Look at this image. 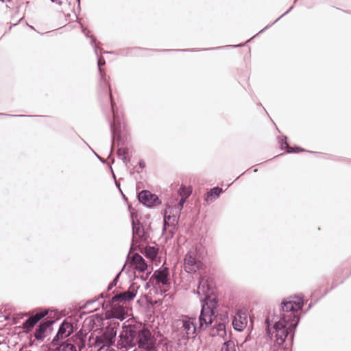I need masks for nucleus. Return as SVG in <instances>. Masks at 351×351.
I'll return each mask as SVG.
<instances>
[{
	"label": "nucleus",
	"instance_id": "obj_1",
	"mask_svg": "<svg viewBox=\"0 0 351 351\" xmlns=\"http://www.w3.org/2000/svg\"><path fill=\"white\" fill-rule=\"evenodd\" d=\"M303 300L301 298L294 296L284 300L282 302V308L278 314L269 315L266 322L267 330L271 338H274L276 343L281 346L285 343L284 349H288L287 346L291 344L292 331L299 323L297 312L302 308Z\"/></svg>",
	"mask_w": 351,
	"mask_h": 351
},
{
	"label": "nucleus",
	"instance_id": "obj_2",
	"mask_svg": "<svg viewBox=\"0 0 351 351\" xmlns=\"http://www.w3.org/2000/svg\"><path fill=\"white\" fill-rule=\"evenodd\" d=\"M213 285L211 280L202 276L199 282L196 293L199 298L202 304V311L199 317L200 330L206 329L212 322L214 318L213 309L216 306L215 298H212Z\"/></svg>",
	"mask_w": 351,
	"mask_h": 351
},
{
	"label": "nucleus",
	"instance_id": "obj_3",
	"mask_svg": "<svg viewBox=\"0 0 351 351\" xmlns=\"http://www.w3.org/2000/svg\"><path fill=\"white\" fill-rule=\"evenodd\" d=\"M139 327L136 325L124 324L119 335L118 342L121 348H133L137 345L138 334Z\"/></svg>",
	"mask_w": 351,
	"mask_h": 351
},
{
	"label": "nucleus",
	"instance_id": "obj_4",
	"mask_svg": "<svg viewBox=\"0 0 351 351\" xmlns=\"http://www.w3.org/2000/svg\"><path fill=\"white\" fill-rule=\"evenodd\" d=\"M173 326L182 337H194L197 330L195 319L188 316H182L176 319Z\"/></svg>",
	"mask_w": 351,
	"mask_h": 351
},
{
	"label": "nucleus",
	"instance_id": "obj_5",
	"mask_svg": "<svg viewBox=\"0 0 351 351\" xmlns=\"http://www.w3.org/2000/svg\"><path fill=\"white\" fill-rule=\"evenodd\" d=\"M203 267V263L197 249H191L185 255L184 268L187 273L194 274Z\"/></svg>",
	"mask_w": 351,
	"mask_h": 351
},
{
	"label": "nucleus",
	"instance_id": "obj_6",
	"mask_svg": "<svg viewBox=\"0 0 351 351\" xmlns=\"http://www.w3.org/2000/svg\"><path fill=\"white\" fill-rule=\"evenodd\" d=\"M117 331L114 328H108L106 331L100 337L95 339V344L99 346L97 351H116L110 346L115 341Z\"/></svg>",
	"mask_w": 351,
	"mask_h": 351
},
{
	"label": "nucleus",
	"instance_id": "obj_7",
	"mask_svg": "<svg viewBox=\"0 0 351 351\" xmlns=\"http://www.w3.org/2000/svg\"><path fill=\"white\" fill-rule=\"evenodd\" d=\"M181 210L176 206V199H171L166 206L164 215V230L167 226L176 224L180 217Z\"/></svg>",
	"mask_w": 351,
	"mask_h": 351
},
{
	"label": "nucleus",
	"instance_id": "obj_8",
	"mask_svg": "<svg viewBox=\"0 0 351 351\" xmlns=\"http://www.w3.org/2000/svg\"><path fill=\"white\" fill-rule=\"evenodd\" d=\"M131 217L133 231L132 245L136 247L140 245L141 241H145L147 236L144 228L138 221L137 215L132 213Z\"/></svg>",
	"mask_w": 351,
	"mask_h": 351
},
{
	"label": "nucleus",
	"instance_id": "obj_9",
	"mask_svg": "<svg viewBox=\"0 0 351 351\" xmlns=\"http://www.w3.org/2000/svg\"><path fill=\"white\" fill-rule=\"evenodd\" d=\"M155 340L148 330H141L138 334L137 344L139 348L145 349L147 351L154 350Z\"/></svg>",
	"mask_w": 351,
	"mask_h": 351
},
{
	"label": "nucleus",
	"instance_id": "obj_10",
	"mask_svg": "<svg viewBox=\"0 0 351 351\" xmlns=\"http://www.w3.org/2000/svg\"><path fill=\"white\" fill-rule=\"evenodd\" d=\"M138 200L141 203L147 207H153L161 204L158 197L150 191L143 190L138 193Z\"/></svg>",
	"mask_w": 351,
	"mask_h": 351
},
{
	"label": "nucleus",
	"instance_id": "obj_11",
	"mask_svg": "<svg viewBox=\"0 0 351 351\" xmlns=\"http://www.w3.org/2000/svg\"><path fill=\"white\" fill-rule=\"evenodd\" d=\"M247 324V313L245 311H238L233 319L232 325L235 330L243 331Z\"/></svg>",
	"mask_w": 351,
	"mask_h": 351
},
{
	"label": "nucleus",
	"instance_id": "obj_12",
	"mask_svg": "<svg viewBox=\"0 0 351 351\" xmlns=\"http://www.w3.org/2000/svg\"><path fill=\"white\" fill-rule=\"evenodd\" d=\"M136 291L135 289L130 288L126 291L114 295L112 298V303L120 302L123 304L125 302L133 300V298L136 296Z\"/></svg>",
	"mask_w": 351,
	"mask_h": 351
},
{
	"label": "nucleus",
	"instance_id": "obj_13",
	"mask_svg": "<svg viewBox=\"0 0 351 351\" xmlns=\"http://www.w3.org/2000/svg\"><path fill=\"white\" fill-rule=\"evenodd\" d=\"M47 312H40L36 313L35 315L29 317L25 322L23 323V328L27 331L30 330L34 325L42 318H43Z\"/></svg>",
	"mask_w": 351,
	"mask_h": 351
},
{
	"label": "nucleus",
	"instance_id": "obj_14",
	"mask_svg": "<svg viewBox=\"0 0 351 351\" xmlns=\"http://www.w3.org/2000/svg\"><path fill=\"white\" fill-rule=\"evenodd\" d=\"M131 263L136 270L141 272L145 271L147 268V265L144 258L138 254H134L132 256Z\"/></svg>",
	"mask_w": 351,
	"mask_h": 351
},
{
	"label": "nucleus",
	"instance_id": "obj_15",
	"mask_svg": "<svg viewBox=\"0 0 351 351\" xmlns=\"http://www.w3.org/2000/svg\"><path fill=\"white\" fill-rule=\"evenodd\" d=\"M73 332V326L69 322H63L58 330L56 337L58 339H64L69 336Z\"/></svg>",
	"mask_w": 351,
	"mask_h": 351
},
{
	"label": "nucleus",
	"instance_id": "obj_16",
	"mask_svg": "<svg viewBox=\"0 0 351 351\" xmlns=\"http://www.w3.org/2000/svg\"><path fill=\"white\" fill-rule=\"evenodd\" d=\"M154 277L158 285L160 284L162 285H166L168 284V273L166 269L156 271L154 274Z\"/></svg>",
	"mask_w": 351,
	"mask_h": 351
},
{
	"label": "nucleus",
	"instance_id": "obj_17",
	"mask_svg": "<svg viewBox=\"0 0 351 351\" xmlns=\"http://www.w3.org/2000/svg\"><path fill=\"white\" fill-rule=\"evenodd\" d=\"M112 313L114 317L119 319H123L126 311L122 305H117L116 303H112Z\"/></svg>",
	"mask_w": 351,
	"mask_h": 351
},
{
	"label": "nucleus",
	"instance_id": "obj_18",
	"mask_svg": "<svg viewBox=\"0 0 351 351\" xmlns=\"http://www.w3.org/2000/svg\"><path fill=\"white\" fill-rule=\"evenodd\" d=\"M210 334L212 336H219L223 339L226 335L225 324L222 323L217 324L215 328H212Z\"/></svg>",
	"mask_w": 351,
	"mask_h": 351
},
{
	"label": "nucleus",
	"instance_id": "obj_19",
	"mask_svg": "<svg viewBox=\"0 0 351 351\" xmlns=\"http://www.w3.org/2000/svg\"><path fill=\"white\" fill-rule=\"evenodd\" d=\"M221 192L222 189L221 188H213L209 192H208L207 195L205 197V200L207 202H212L216 199Z\"/></svg>",
	"mask_w": 351,
	"mask_h": 351
},
{
	"label": "nucleus",
	"instance_id": "obj_20",
	"mask_svg": "<svg viewBox=\"0 0 351 351\" xmlns=\"http://www.w3.org/2000/svg\"><path fill=\"white\" fill-rule=\"evenodd\" d=\"M158 254V249L155 247L148 246L145 248V255L150 261H154Z\"/></svg>",
	"mask_w": 351,
	"mask_h": 351
},
{
	"label": "nucleus",
	"instance_id": "obj_21",
	"mask_svg": "<svg viewBox=\"0 0 351 351\" xmlns=\"http://www.w3.org/2000/svg\"><path fill=\"white\" fill-rule=\"evenodd\" d=\"M118 157L125 164L130 161L128 156V149L126 147H121L117 150Z\"/></svg>",
	"mask_w": 351,
	"mask_h": 351
},
{
	"label": "nucleus",
	"instance_id": "obj_22",
	"mask_svg": "<svg viewBox=\"0 0 351 351\" xmlns=\"http://www.w3.org/2000/svg\"><path fill=\"white\" fill-rule=\"evenodd\" d=\"M54 351H77V350L73 343L65 342L56 348Z\"/></svg>",
	"mask_w": 351,
	"mask_h": 351
},
{
	"label": "nucleus",
	"instance_id": "obj_23",
	"mask_svg": "<svg viewBox=\"0 0 351 351\" xmlns=\"http://www.w3.org/2000/svg\"><path fill=\"white\" fill-rule=\"evenodd\" d=\"M48 325L47 324H41L39 326V328L36 329L35 332V337L37 339H41L43 336L45 330H47Z\"/></svg>",
	"mask_w": 351,
	"mask_h": 351
},
{
	"label": "nucleus",
	"instance_id": "obj_24",
	"mask_svg": "<svg viewBox=\"0 0 351 351\" xmlns=\"http://www.w3.org/2000/svg\"><path fill=\"white\" fill-rule=\"evenodd\" d=\"M192 189L191 187L181 186L178 191V194L180 197L184 198H188L191 194Z\"/></svg>",
	"mask_w": 351,
	"mask_h": 351
},
{
	"label": "nucleus",
	"instance_id": "obj_25",
	"mask_svg": "<svg viewBox=\"0 0 351 351\" xmlns=\"http://www.w3.org/2000/svg\"><path fill=\"white\" fill-rule=\"evenodd\" d=\"M221 351H236L234 343L232 341L224 342Z\"/></svg>",
	"mask_w": 351,
	"mask_h": 351
},
{
	"label": "nucleus",
	"instance_id": "obj_26",
	"mask_svg": "<svg viewBox=\"0 0 351 351\" xmlns=\"http://www.w3.org/2000/svg\"><path fill=\"white\" fill-rule=\"evenodd\" d=\"M110 99H111V103H112V109L113 110V114H114V122L112 123H111L110 128H111V131H112V134H114L117 130V128L115 125L116 122H117V115H116L115 112H114V104L112 101V95H110Z\"/></svg>",
	"mask_w": 351,
	"mask_h": 351
},
{
	"label": "nucleus",
	"instance_id": "obj_27",
	"mask_svg": "<svg viewBox=\"0 0 351 351\" xmlns=\"http://www.w3.org/2000/svg\"><path fill=\"white\" fill-rule=\"evenodd\" d=\"M76 343L77 345L78 349L80 351L85 346V343L83 337L80 336H77L75 339Z\"/></svg>",
	"mask_w": 351,
	"mask_h": 351
},
{
	"label": "nucleus",
	"instance_id": "obj_28",
	"mask_svg": "<svg viewBox=\"0 0 351 351\" xmlns=\"http://www.w3.org/2000/svg\"><path fill=\"white\" fill-rule=\"evenodd\" d=\"M186 199L187 198H184L181 197V199L179 200V202L178 203L176 202V206H178V208H180V210H182L184 204L185 203Z\"/></svg>",
	"mask_w": 351,
	"mask_h": 351
},
{
	"label": "nucleus",
	"instance_id": "obj_29",
	"mask_svg": "<svg viewBox=\"0 0 351 351\" xmlns=\"http://www.w3.org/2000/svg\"><path fill=\"white\" fill-rule=\"evenodd\" d=\"M284 148H287L289 153L293 152V148L290 147L286 141L285 143H282V149H284Z\"/></svg>",
	"mask_w": 351,
	"mask_h": 351
},
{
	"label": "nucleus",
	"instance_id": "obj_30",
	"mask_svg": "<svg viewBox=\"0 0 351 351\" xmlns=\"http://www.w3.org/2000/svg\"><path fill=\"white\" fill-rule=\"evenodd\" d=\"M104 64H105V61L104 60H101V58H99L98 60V67H99V71L100 73H101V66L104 65Z\"/></svg>",
	"mask_w": 351,
	"mask_h": 351
},
{
	"label": "nucleus",
	"instance_id": "obj_31",
	"mask_svg": "<svg viewBox=\"0 0 351 351\" xmlns=\"http://www.w3.org/2000/svg\"><path fill=\"white\" fill-rule=\"evenodd\" d=\"M289 10L287 11L285 13L282 14V16H280L277 20H278L280 18H281L282 16H285V14H286L287 12H289Z\"/></svg>",
	"mask_w": 351,
	"mask_h": 351
}]
</instances>
